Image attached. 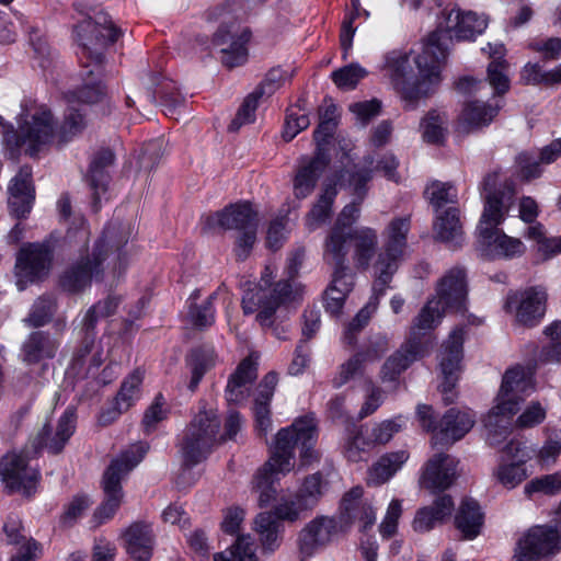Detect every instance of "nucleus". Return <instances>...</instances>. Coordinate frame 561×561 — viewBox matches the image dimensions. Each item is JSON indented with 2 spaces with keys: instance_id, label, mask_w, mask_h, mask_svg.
<instances>
[{
  "instance_id": "nucleus-11",
  "label": "nucleus",
  "mask_w": 561,
  "mask_h": 561,
  "mask_svg": "<svg viewBox=\"0 0 561 561\" xmlns=\"http://www.w3.org/2000/svg\"><path fill=\"white\" fill-rule=\"evenodd\" d=\"M219 420L216 410L204 407L195 415L181 445V454L185 465L201 462L217 442Z\"/></svg>"
},
{
  "instance_id": "nucleus-2",
  "label": "nucleus",
  "mask_w": 561,
  "mask_h": 561,
  "mask_svg": "<svg viewBox=\"0 0 561 561\" xmlns=\"http://www.w3.org/2000/svg\"><path fill=\"white\" fill-rule=\"evenodd\" d=\"M316 438L317 428L312 416L299 417L276 434L271 457L253 480V489L259 494L261 506L268 505L275 497V480L294 469L295 446L300 445L301 466H307L317 459V453L313 450Z\"/></svg>"
},
{
  "instance_id": "nucleus-22",
  "label": "nucleus",
  "mask_w": 561,
  "mask_h": 561,
  "mask_svg": "<svg viewBox=\"0 0 561 561\" xmlns=\"http://www.w3.org/2000/svg\"><path fill=\"white\" fill-rule=\"evenodd\" d=\"M437 298L446 309L463 312L467 308L468 288L466 273L460 267H453L445 273L436 286Z\"/></svg>"
},
{
  "instance_id": "nucleus-13",
  "label": "nucleus",
  "mask_w": 561,
  "mask_h": 561,
  "mask_svg": "<svg viewBox=\"0 0 561 561\" xmlns=\"http://www.w3.org/2000/svg\"><path fill=\"white\" fill-rule=\"evenodd\" d=\"M560 551L561 526H534L516 542L512 561H539Z\"/></svg>"
},
{
  "instance_id": "nucleus-51",
  "label": "nucleus",
  "mask_w": 561,
  "mask_h": 561,
  "mask_svg": "<svg viewBox=\"0 0 561 561\" xmlns=\"http://www.w3.org/2000/svg\"><path fill=\"white\" fill-rule=\"evenodd\" d=\"M114 162V154L110 149H102L95 153L90 165L91 186L94 194L104 192L107 179L103 170Z\"/></svg>"
},
{
  "instance_id": "nucleus-7",
  "label": "nucleus",
  "mask_w": 561,
  "mask_h": 561,
  "mask_svg": "<svg viewBox=\"0 0 561 561\" xmlns=\"http://www.w3.org/2000/svg\"><path fill=\"white\" fill-rule=\"evenodd\" d=\"M130 236V228L111 224L104 230L103 237L95 243L91 254L79 260L61 277V286L68 291H79L90 283L100 279L103 272V261L107 250L105 245L118 249Z\"/></svg>"
},
{
  "instance_id": "nucleus-57",
  "label": "nucleus",
  "mask_w": 561,
  "mask_h": 561,
  "mask_svg": "<svg viewBox=\"0 0 561 561\" xmlns=\"http://www.w3.org/2000/svg\"><path fill=\"white\" fill-rule=\"evenodd\" d=\"M322 495L321 476L316 473L308 477L299 490L297 497L302 508H313Z\"/></svg>"
},
{
  "instance_id": "nucleus-35",
  "label": "nucleus",
  "mask_w": 561,
  "mask_h": 561,
  "mask_svg": "<svg viewBox=\"0 0 561 561\" xmlns=\"http://www.w3.org/2000/svg\"><path fill=\"white\" fill-rule=\"evenodd\" d=\"M463 331L460 328L454 329L447 340L443 343L438 354V366L442 376H458L461 371Z\"/></svg>"
},
{
  "instance_id": "nucleus-59",
  "label": "nucleus",
  "mask_w": 561,
  "mask_h": 561,
  "mask_svg": "<svg viewBox=\"0 0 561 561\" xmlns=\"http://www.w3.org/2000/svg\"><path fill=\"white\" fill-rule=\"evenodd\" d=\"M506 71V60H492L488 66V80L497 95H502L510 90V79Z\"/></svg>"
},
{
  "instance_id": "nucleus-34",
  "label": "nucleus",
  "mask_w": 561,
  "mask_h": 561,
  "mask_svg": "<svg viewBox=\"0 0 561 561\" xmlns=\"http://www.w3.org/2000/svg\"><path fill=\"white\" fill-rule=\"evenodd\" d=\"M75 412L68 409L59 417L54 432H51L48 426L43 427L42 432L38 434L36 447H46L49 451L57 454L75 433Z\"/></svg>"
},
{
  "instance_id": "nucleus-43",
  "label": "nucleus",
  "mask_w": 561,
  "mask_h": 561,
  "mask_svg": "<svg viewBox=\"0 0 561 561\" xmlns=\"http://www.w3.org/2000/svg\"><path fill=\"white\" fill-rule=\"evenodd\" d=\"M455 524L465 539H474L483 526V514L479 504L472 500L463 501L455 517Z\"/></svg>"
},
{
  "instance_id": "nucleus-23",
  "label": "nucleus",
  "mask_w": 561,
  "mask_h": 561,
  "mask_svg": "<svg viewBox=\"0 0 561 561\" xmlns=\"http://www.w3.org/2000/svg\"><path fill=\"white\" fill-rule=\"evenodd\" d=\"M257 214L249 203H237L205 218L207 228L241 231L257 226Z\"/></svg>"
},
{
  "instance_id": "nucleus-29",
  "label": "nucleus",
  "mask_w": 561,
  "mask_h": 561,
  "mask_svg": "<svg viewBox=\"0 0 561 561\" xmlns=\"http://www.w3.org/2000/svg\"><path fill=\"white\" fill-rule=\"evenodd\" d=\"M31 178V169L27 167L21 168L8 187L9 206L16 217L26 216L32 208L34 187Z\"/></svg>"
},
{
  "instance_id": "nucleus-53",
  "label": "nucleus",
  "mask_w": 561,
  "mask_h": 561,
  "mask_svg": "<svg viewBox=\"0 0 561 561\" xmlns=\"http://www.w3.org/2000/svg\"><path fill=\"white\" fill-rule=\"evenodd\" d=\"M119 304V299L114 296H108L104 300L99 301L92 306L84 314L82 319V325L87 331V334L93 330L95 323L103 318L113 314Z\"/></svg>"
},
{
  "instance_id": "nucleus-33",
  "label": "nucleus",
  "mask_w": 561,
  "mask_h": 561,
  "mask_svg": "<svg viewBox=\"0 0 561 561\" xmlns=\"http://www.w3.org/2000/svg\"><path fill=\"white\" fill-rule=\"evenodd\" d=\"M277 385V375L268 373L260 382L254 397L253 413L256 430L266 435L272 428L270 402Z\"/></svg>"
},
{
  "instance_id": "nucleus-24",
  "label": "nucleus",
  "mask_w": 561,
  "mask_h": 561,
  "mask_svg": "<svg viewBox=\"0 0 561 561\" xmlns=\"http://www.w3.org/2000/svg\"><path fill=\"white\" fill-rule=\"evenodd\" d=\"M457 465L449 455H434L424 467L421 485L433 492L448 489L457 478Z\"/></svg>"
},
{
  "instance_id": "nucleus-38",
  "label": "nucleus",
  "mask_w": 561,
  "mask_h": 561,
  "mask_svg": "<svg viewBox=\"0 0 561 561\" xmlns=\"http://www.w3.org/2000/svg\"><path fill=\"white\" fill-rule=\"evenodd\" d=\"M453 508L454 502L451 497L443 495L434 502L433 506H425L416 512L412 527L417 533L430 531L438 523L450 516Z\"/></svg>"
},
{
  "instance_id": "nucleus-54",
  "label": "nucleus",
  "mask_w": 561,
  "mask_h": 561,
  "mask_svg": "<svg viewBox=\"0 0 561 561\" xmlns=\"http://www.w3.org/2000/svg\"><path fill=\"white\" fill-rule=\"evenodd\" d=\"M367 70L358 64H350L332 73L335 85L343 90H353L367 76Z\"/></svg>"
},
{
  "instance_id": "nucleus-39",
  "label": "nucleus",
  "mask_w": 561,
  "mask_h": 561,
  "mask_svg": "<svg viewBox=\"0 0 561 561\" xmlns=\"http://www.w3.org/2000/svg\"><path fill=\"white\" fill-rule=\"evenodd\" d=\"M344 176L345 173H342L339 176L328 178L324 181L322 193L307 216V225L310 229H316L329 219L332 204L337 193L336 185Z\"/></svg>"
},
{
  "instance_id": "nucleus-46",
  "label": "nucleus",
  "mask_w": 561,
  "mask_h": 561,
  "mask_svg": "<svg viewBox=\"0 0 561 561\" xmlns=\"http://www.w3.org/2000/svg\"><path fill=\"white\" fill-rule=\"evenodd\" d=\"M434 231L439 240L458 244L462 239V227L458 210L450 207L438 214L434 224Z\"/></svg>"
},
{
  "instance_id": "nucleus-36",
  "label": "nucleus",
  "mask_w": 561,
  "mask_h": 561,
  "mask_svg": "<svg viewBox=\"0 0 561 561\" xmlns=\"http://www.w3.org/2000/svg\"><path fill=\"white\" fill-rule=\"evenodd\" d=\"M353 242V261L357 268L367 270L371 267L373 256L376 253L378 244V234L376 230L369 227H359L352 231L348 244Z\"/></svg>"
},
{
  "instance_id": "nucleus-63",
  "label": "nucleus",
  "mask_w": 561,
  "mask_h": 561,
  "mask_svg": "<svg viewBox=\"0 0 561 561\" xmlns=\"http://www.w3.org/2000/svg\"><path fill=\"white\" fill-rule=\"evenodd\" d=\"M300 112V108L293 107L287 113L283 131V138L286 141L295 138L301 130L306 129L310 125L308 115Z\"/></svg>"
},
{
  "instance_id": "nucleus-58",
  "label": "nucleus",
  "mask_w": 561,
  "mask_h": 561,
  "mask_svg": "<svg viewBox=\"0 0 561 561\" xmlns=\"http://www.w3.org/2000/svg\"><path fill=\"white\" fill-rule=\"evenodd\" d=\"M405 426V420L402 416H397L391 420H385L375 424L370 430L371 442L375 444L388 443L397 433L402 431Z\"/></svg>"
},
{
  "instance_id": "nucleus-52",
  "label": "nucleus",
  "mask_w": 561,
  "mask_h": 561,
  "mask_svg": "<svg viewBox=\"0 0 561 561\" xmlns=\"http://www.w3.org/2000/svg\"><path fill=\"white\" fill-rule=\"evenodd\" d=\"M422 137L428 144H440L446 135L447 119L444 114L431 111L421 122Z\"/></svg>"
},
{
  "instance_id": "nucleus-1",
  "label": "nucleus",
  "mask_w": 561,
  "mask_h": 561,
  "mask_svg": "<svg viewBox=\"0 0 561 561\" xmlns=\"http://www.w3.org/2000/svg\"><path fill=\"white\" fill-rule=\"evenodd\" d=\"M446 46L439 34H431L417 53L393 50L386 56L383 71L393 89L410 103L428 96L440 82Z\"/></svg>"
},
{
  "instance_id": "nucleus-21",
  "label": "nucleus",
  "mask_w": 561,
  "mask_h": 561,
  "mask_svg": "<svg viewBox=\"0 0 561 561\" xmlns=\"http://www.w3.org/2000/svg\"><path fill=\"white\" fill-rule=\"evenodd\" d=\"M336 531L333 518L319 516L310 520L299 533V559L306 561L325 547Z\"/></svg>"
},
{
  "instance_id": "nucleus-48",
  "label": "nucleus",
  "mask_w": 561,
  "mask_h": 561,
  "mask_svg": "<svg viewBox=\"0 0 561 561\" xmlns=\"http://www.w3.org/2000/svg\"><path fill=\"white\" fill-rule=\"evenodd\" d=\"M506 207L502 197L496 193L489 192L485 195V203L480 222L477 228V234L483 233L484 230L499 229L505 218Z\"/></svg>"
},
{
  "instance_id": "nucleus-27",
  "label": "nucleus",
  "mask_w": 561,
  "mask_h": 561,
  "mask_svg": "<svg viewBox=\"0 0 561 561\" xmlns=\"http://www.w3.org/2000/svg\"><path fill=\"white\" fill-rule=\"evenodd\" d=\"M427 352V344L422 341L408 340L402 347L391 355L382 365L380 378L383 382L397 378L415 360Z\"/></svg>"
},
{
  "instance_id": "nucleus-4",
  "label": "nucleus",
  "mask_w": 561,
  "mask_h": 561,
  "mask_svg": "<svg viewBox=\"0 0 561 561\" xmlns=\"http://www.w3.org/2000/svg\"><path fill=\"white\" fill-rule=\"evenodd\" d=\"M409 227L408 218H398L389 224L386 230L387 239L383 249L378 253L371 266L374 276L373 295L345 328L343 340L348 345L355 343L356 334L368 324L378 308L380 297L385 294L392 276L398 271L407 247Z\"/></svg>"
},
{
  "instance_id": "nucleus-12",
  "label": "nucleus",
  "mask_w": 561,
  "mask_h": 561,
  "mask_svg": "<svg viewBox=\"0 0 561 561\" xmlns=\"http://www.w3.org/2000/svg\"><path fill=\"white\" fill-rule=\"evenodd\" d=\"M365 164L369 168L358 171L350 175V186L353 187L354 199L351 204L344 206L340 213L334 226L329 231L323 245L331 248V252L336 251V248H344L348 250V239L352 236V225L359 216V203L365 196V185L371 179L374 160L368 157L365 159Z\"/></svg>"
},
{
  "instance_id": "nucleus-47",
  "label": "nucleus",
  "mask_w": 561,
  "mask_h": 561,
  "mask_svg": "<svg viewBox=\"0 0 561 561\" xmlns=\"http://www.w3.org/2000/svg\"><path fill=\"white\" fill-rule=\"evenodd\" d=\"M58 348V343L43 333L30 335L23 345V358L27 363H36L44 358H51Z\"/></svg>"
},
{
  "instance_id": "nucleus-8",
  "label": "nucleus",
  "mask_w": 561,
  "mask_h": 561,
  "mask_svg": "<svg viewBox=\"0 0 561 561\" xmlns=\"http://www.w3.org/2000/svg\"><path fill=\"white\" fill-rule=\"evenodd\" d=\"M147 450V444L137 443L112 460L102 480L104 501L93 515L98 524H103L115 515L124 499L122 481L142 460Z\"/></svg>"
},
{
  "instance_id": "nucleus-9",
  "label": "nucleus",
  "mask_w": 561,
  "mask_h": 561,
  "mask_svg": "<svg viewBox=\"0 0 561 561\" xmlns=\"http://www.w3.org/2000/svg\"><path fill=\"white\" fill-rule=\"evenodd\" d=\"M209 19L219 23L214 34V44L220 47L222 64L228 68L243 65L248 59L245 45L251 33L237 22L232 4L225 3L214 9Z\"/></svg>"
},
{
  "instance_id": "nucleus-45",
  "label": "nucleus",
  "mask_w": 561,
  "mask_h": 561,
  "mask_svg": "<svg viewBox=\"0 0 561 561\" xmlns=\"http://www.w3.org/2000/svg\"><path fill=\"white\" fill-rule=\"evenodd\" d=\"M253 530L257 534L265 552H274L279 546L280 524L272 513H261L253 522Z\"/></svg>"
},
{
  "instance_id": "nucleus-62",
  "label": "nucleus",
  "mask_w": 561,
  "mask_h": 561,
  "mask_svg": "<svg viewBox=\"0 0 561 561\" xmlns=\"http://www.w3.org/2000/svg\"><path fill=\"white\" fill-rule=\"evenodd\" d=\"M348 110L354 115L356 123L365 126L371 118L379 115L381 103L376 99L358 101L350 104Z\"/></svg>"
},
{
  "instance_id": "nucleus-25",
  "label": "nucleus",
  "mask_w": 561,
  "mask_h": 561,
  "mask_svg": "<svg viewBox=\"0 0 561 561\" xmlns=\"http://www.w3.org/2000/svg\"><path fill=\"white\" fill-rule=\"evenodd\" d=\"M329 163L328 156L316 154L302 157L293 180V192L296 198L304 199L314 190L317 182Z\"/></svg>"
},
{
  "instance_id": "nucleus-61",
  "label": "nucleus",
  "mask_w": 561,
  "mask_h": 561,
  "mask_svg": "<svg viewBox=\"0 0 561 561\" xmlns=\"http://www.w3.org/2000/svg\"><path fill=\"white\" fill-rule=\"evenodd\" d=\"M260 98L261 96L255 91L245 98L236 115V118L229 126L230 130H238L241 126L254 122Z\"/></svg>"
},
{
  "instance_id": "nucleus-41",
  "label": "nucleus",
  "mask_w": 561,
  "mask_h": 561,
  "mask_svg": "<svg viewBox=\"0 0 561 561\" xmlns=\"http://www.w3.org/2000/svg\"><path fill=\"white\" fill-rule=\"evenodd\" d=\"M408 459L409 454L405 450L383 455L370 467L367 483L370 485L386 483L401 469Z\"/></svg>"
},
{
  "instance_id": "nucleus-19",
  "label": "nucleus",
  "mask_w": 561,
  "mask_h": 561,
  "mask_svg": "<svg viewBox=\"0 0 561 561\" xmlns=\"http://www.w3.org/2000/svg\"><path fill=\"white\" fill-rule=\"evenodd\" d=\"M476 249L480 256L488 260H511L526 252V245L520 239L507 236L501 229L484 230L477 234Z\"/></svg>"
},
{
  "instance_id": "nucleus-31",
  "label": "nucleus",
  "mask_w": 561,
  "mask_h": 561,
  "mask_svg": "<svg viewBox=\"0 0 561 561\" xmlns=\"http://www.w3.org/2000/svg\"><path fill=\"white\" fill-rule=\"evenodd\" d=\"M124 547L134 561H148L152 556L154 536L150 525L135 523L123 534Z\"/></svg>"
},
{
  "instance_id": "nucleus-6",
  "label": "nucleus",
  "mask_w": 561,
  "mask_h": 561,
  "mask_svg": "<svg viewBox=\"0 0 561 561\" xmlns=\"http://www.w3.org/2000/svg\"><path fill=\"white\" fill-rule=\"evenodd\" d=\"M533 389V374L529 369L514 367L505 373L495 405L483 420L488 439L492 445L499 444L510 433L513 415L519 410L520 401Z\"/></svg>"
},
{
  "instance_id": "nucleus-32",
  "label": "nucleus",
  "mask_w": 561,
  "mask_h": 561,
  "mask_svg": "<svg viewBox=\"0 0 561 561\" xmlns=\"http://www.w3.org/2000/svg\"><path fill=\"white\" fill-rule=\"evenodd\" d=\"M141 383L142 373L139 370L133 371L127 378H125L115 398L113 409L103 412L100 416V422L103 424L113 422L119 414L126 412L137 400H139L141 394Z\"/></svg>"
},
{
  "instance_id": "nucleus-56",
  "label": "nucleus",
  "mask_w": 561,
  "mask_h": 561,
  "mask_svg": "<svg viewBox=\"0 0 561 561\" xmlns=\"http://www.w3.org/2000/svg\"><path fill=\"white\" fill-rule=\"evenodd\" d=\"M366 364L363 354L357 353L348 358L339 367L336 375L332 379L333 387L341 388L354 377L359 376L364 371Z\"/></svg>"
},
{
  "instance_id": "nucleus-10",
  "label": "nucleus",
  "mask_w": 561,
  "mask_h": 561,
  "mask_svg": "<svg viewBox=\"0 0 561 561\" xmlns=\"http://www.w3.org/2000/svg\"><path fill=\"white\" fill-rule=\"evenodd\" d=\"M272 277L273 270L267 266L261 278L262 284L247 289L242 299L244 312H257L256 320L262 327L272 325L276 311L290 299L291 293H297L299 288V284L288 282H279L272 288Z\"/></svg>"
},
{
  "instance_id": "nucleus-17",
  "label": "nucleus",
  "mask_w": 561,
  "mask_h": 561,
  "mask_svg": "<svg viewBox=\"0 0 561 561\" xmlns=\"http://www.w3.org/2000/svg\"><path fill=\"white\" fill-rule=\"evenodd\" d=\"M488 26V20L484 15L474 12H463L457 9L451 10L445 18L444 24L432 34H439L440 43L446 46L448 53L447 39H473L482 34Z\"/></svg>"
},
{
  "instance_id": "nucleus-64",
  "label": "nucleus",
  "mask_w": 561,
  "mask_h": 561,
  "mask_svg": "<svg viewBox=\"0 0 561 561\" xmlns=\"http://www.w3.org/2000/svg\"><path fill=\"white\" fill-rule=\"evenodd\" d=\"M545 334L552 341L543 352L545 359L561 364V321H554L546 327Z\"/></svg>"
},
{
  "instance_id": "nucleus-42",
  "label": "nucleus",
  "mask_w": 561,
  "mask_h": 561,
  "mask_svg": "<svg viewBox=\"0 0 561 561\" xmlns=\"http://www.w3.org/2000/svg\"><path fill=\"white\" fill-rule=\"evenodd\" d=\"M561 157V138L553 140L540 151L539 161L528 153H520L517 158V163L520 170V174L525 180H531L540 176L541 163H552Z\"/></svg>"
},
{
  "instance_id": "nucleus-44",
  "label": "nucleus",
  "mask_w": 561,
  "mask_h": 561,
  "mask_svg": "<svg viewBox=\"0 0 561 561\" xmlns=\"http://www.w3.org/2000/svg\"><path fill=\"white\" fill-rule=\"evenodd\" d=\"M67 108L60 126H57L58 139L69 141L80 135L88 126V117L79 104L67 98Z\"/></svg>"
},
{
  "instance_id": "nucleus-30",
  "label": "nucleus",
  "mask_w": 561,
  "mask_h": 561,
  "mask_svg": "<svg viewBox=\"0 0 561 561\" xmlns=\"http://www.w3.org/2000/svg\"><path fill=\"white\" fill-rule=\"evenodd\" d=\"M257 356L244 358L230 376L226 388V399L229 403H241L248 396L252 382L256 378Z\"/></svg>"
},
{
  "instance_id": "nucleus-28",
  "label": "nucleus",
  "mask_w": 561,
  "mask_h": 561,
  "mask_svg": "<svg viewBox=\"0 0 561 561\" xmlns=\"http://www.w3.org/2000/svg\"><path fill=\"white\" fill-rule=\"evenodd\" d=\"M341 516L346 523L357 522L363 529L374 525L376 512L368 499L363 497V489L353 488L347 492L341 504Z\"/></svg>"
},
{
  "instance_id": "nucleus-50",
  "label": "nucleus",
  "mask_w": 561,
  "mask_h": 561,
  "mask_svg": "<svg viewBox=\"0 0 561 561\" xmlns=\"http://www.w3.org/2000/svg\"><path fill=\"white\" fill-rule=\"evenodd\" d=\"M256 545L250 535L238 536L230 549L214 554V561H259Z\"/></svg>"
},
{
  "instance_id": "nucleus-20",
  "label": "nucleus",
  "mask_w": 561,
  "mask_h": 561,
  "mask_svg": "<svg viewBox=\"0 0 561 561\" xmlns=\"http://www.w3.org/2000/svg\"><path fill=\"white\" fill-rule=\"evenodd\" d=\"M50 254L43 244H28L23 247L16 257L15 276L19 290H23L27 283L42 277L48 270Z\"/></svg>"
},
{
  "instance_id": "nucleus-40",
  "label": "nucleus",
  "mask_w": 561,
  "mask_h": 561,
  "mask_svg": "<svg viewBox=\"0 0 561 561\" xmlns=\"http://www.w3.org/2000/svg\"><path fill=\"white\" fill-rule=\"evenodd\" d=\"M500 108L501 104L499 103L489 105L478 100L471 101L467 103L462 111L459 128L465 133H469L486 126L497 115Z\"/></svg>"
},
{
  "instance_id": "nucleus-49",
  "label": "nucleus",
  "mask_w": 561,
  "mask_h": 561,
  "mask_svg": "<svg viewBox=\"0 0 561 561\" xmlns=\"http://www.w3.org/2000/svg\"><path fill=\"white\" fill-rule=\"evenodd\" d=\"M535 448L534 457L536 462L542 468H550L553 466L559 456L561 455V430L552 428L546 432V438L542 445Z\"/></svg>"
},
{
  "instance_id": "nucleus-55",
  "label": "nucleus",
  "mask_w": 561,
  "mask_h": 561,
  "mask_svg": "<svg viewBox=\"0 0 561 561\" xmlns=\"http://www.w3.org/2000/svg\"><path fill=\"white\" fill-rule=\"evenodd\" d=\"M191 368L190 389L195 390L205 373L214 365L211 351H194L188 359Z\"/></svg>"
},
{
  "instance_id": "nucleus-5",
  "label": "nucleus",
  "mask_w": 561,
  "mask_h": 561,
  "mask_svg": "<svg viewBox=\"0 0 561 561\" xmlns=\"http://www.w3.org/2000/svg\"><path fill=\"white\" fill-rule=\"evenodd\" d=\"M16 125V130L8 125L3 131V144L12 153L20 147H25V151L33 156L49 145L55 137L58 138L57 122L51 111L46 105L34 101H25L21 104ZM0 126L4 127L1 116Z\"/></svg>"
},
{
  "instance_id": "nucleus-14",
  "label": "nucleus",
  "mask_w": 561,
  "mask_h": 561,
  "mask_svg": "<svg viewBox=\"0 0 561 561\" xmlns=\"http://www.w3.org/2000/svg\"><path fill=\"white\" fill-rule=\"evenodd\" d=\"M331 252V248L323 245V260L333 268V278L331 286L327 290V310L333 314H339L344 306L346 297L354 287V274L348 266V250L336 248Z\"/></svg>"
},
{
  "instance_id": "nucleus-18",
  "label": "nucleus",
  "mask_w": 561,
  "mask_h": 561,
  "mask_svg": "<svg viewBox=\"0 0 561 561\" xmlns=\"http://www.w3.org/2000/svg\"><path fill=\"white\" fill-rule=\"evenodd\" d=\"M2 482L12 492L30 494L37 481V471L28 466L24 451H12L0 461Z\"/></svg>"
},
{
  "instance_id": "nucleus-16",
  "label": "nucleus",
  "mask_w": 561,
  "mask_h": 561,
  "mask_svg": "<svg viewBox=\"0 0 561 561\" xmlns=\"http://www.w3.org/2000/svg\"><path fill=\"white\" fill-rule=\"evenodd\" d=\"M535 448L525 443L511 442L501 456L500 463L494 471L496 480L507 489L520 484L527 477L524 465L531 460Z\"/></svg>"
},
{
  "instance_id": "nucleus-3",
  "label": "nucleus",
  "mask_w": 561,
  "mask_h": 561,
  "mask_svg": "<svg viewBox=\"0 0 561 561\" xmlns=\"http://www.w3.org/2000/svg\"><path fill=\"white\" fill-rule=\"evenodd\" d=\"M77 35L81 45L82 84L67 98L77 104H94L105 98L104 88L99 79L103 50L117 39L118 33L108 15L99 12L93 19L89 16L79 23Z\"/></svg>"
},
{
  "instance_id": "nucleus-26",
  "label": "nucleus",
  "mask_w": 561,
  "mask_h": 561,
  "mask_svg": "<svg viewBox=\"0 0 561 561\" xmlns=\"http://www.w3.org/2000/svg\"><path fill=\"white\" fill-rule=\"evenodd\" d=\"M476 424V413L468 408H451L439 421L438 442L454 444L465 437Z\"/></svg>"
},
{
  "instance_id": "nucleus-60",
  "label": "nucleus",
  "mask_w": 561,
  "mask_h": 561,
  "mask_svg": "<svg viewBox=\"0 0 561 561\" xmlns=\"http://www.w3.org/2000/svg\"><path fill=\"white\" fill-rule=\"evenodd\" d=\"M426 195L433 206L440 208L448 203L457 202V193L453 185L433 182L426 188Z\"/></svg>"
},
{
  "instance_id": "nucleus-37",
  "label": "nucleus",
  "mask_w": 561,
  "mask_h": 561,
  "mask_svg": "<svg viewBox=\"0 0 561 561\" xmlns=\"http://www.w3.org/2000/svg\"><path fill=\"white\" fill-rule=\"evenodd\" d=\"M447 312L453 311L450 309H446L440 300L434 297L430 299L415 318L413 325L411 327L409 339L421 341V336L426 335L439 325L442 319Z\"/></svg>"
},
{
  "instance_id": "nucleus-15",
  "label": "nucleus",
  "mask_w": 561,
  "mask_h": 561,
  "mask_svg": "<svg viewBox=\"0 0 561 561\" xmlns=\"http://www.w3.org/2000/svg\"><path fill=\"white\" fill-rule=\"evenodd\" d=\"M547 293L539 287L515 291L507 296L504 308L514 316L517 325L533 328L546 313Z\"/></svg>"
}]
</instances>
